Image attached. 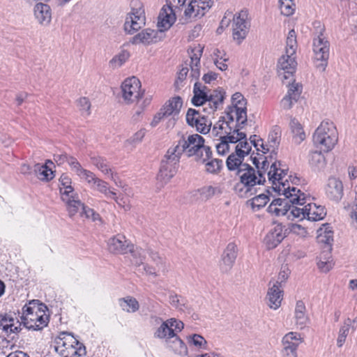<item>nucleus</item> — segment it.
Segmentation results:
<instances>
[{
  "mask_svg": "<svg viewBox=\"0 0 357 357\" xmlns=\"http://www.w3.org/2000/svg\"><path fill=\"white\" fill-rule=\"evenodd\" d=\"M303 342V337L301 334L296 332H289L287 333L282 340L284 347H291L298 349L299 344Z\"/></svg>",
  "mask_w": 357,
  "mask_h": 357,
  "instance_id": "obj_40",
  "label": "nucleus"
},
{
  "mask_svg": "<svg viewBox=\"0 0 357 357\" xmlns=\"http://www.w3.org/2000/svg\"><path fill=\"white\" fill-rule=\"evenodd\" d=\"M199 192L202 199H208L215 194L221 193V191L218 187L207 185L200 188Z\"/></svg>",
  "mask_w": 357,
  "mask_h": 357,
  "instance_id": "obj_58",
  "label": "nucleus"
},
{
  "mask_svg": "<svg viewBox=\"0 0 357 357\" xmlns=\"http://www.w3.org/2000/svg\"><path fill=\"white\" fill-rule=\"evenodd\" d=\"M243 158L244 156L235 151V152L229 155L227 159L226 164L227 168L231 171L236 170V172H238V170L241 169V166L248 165V164L243 162Z\"/></svg>",
  "mask_w": 357,
  "mask_h": 357,
  "instance_id": "obj_38",
  "label": "nucleus"
},
{
  "mask_svg": "<svg viewBox=\"0 0 357 357\" xmlns=\"http://www.w3.org/2000/svg\"><path fill=\"white\" fill-rule=\"evenodd\" d=\"M129 57L130 53L126 50H123L110 61V64L113 68H119L121 66Z\"/></svg>",
  "mask_w": 357,
  "mask_h": 357,
  "instance_id": "obj_57",
  "label": "nucleus"
},
{
  "mask_svg": "<svg viewBox=\"0 0 357 357\" xmlns=\"http://www.w3.org/2000/svg\"><path fill=\"white\" fill-rule=\"evenodd\" d=\"M250 22L248 20V10H241L236 13L233 18L232 29L233 38L238 43L241 42L247 36Z\"/></svg>",
  "mask_w": 357,
  "mask_h": 357,
  "instance_id": "obj_15",
  "label": "nucleus"
},
{
  "mask_svg": "<svg viewBox=\"0 0 357 357\" xmlns=\"http://www.w3.org/2000/svg\"><path fill=\"white\" fill-rule=\"evenodd\" d=\"M80 216H85L86 218H91L93 221L100 219L98 213H96L93 209L84 206L82 211L80 212Z\"/></svg>",
  "mask_w": 357,
  "mask_h": 357,
  "instance_id": "obj_64",
  "label": "nucleus"
},
{
  "mask_svg": "<svg viewBox=\"0 0 357 357\" xmlns=\"http://www.w3.org/2000/svg\"><path fill=\"white\" fill-rule=\"evenodd\" d=\"M317 240L319 243L331 246L333 241V231L328 225H323L322 227L317 230Z\"/></svg>",
  "mask_w": 357,
  "mask_h": 357,
  "instance_id": "obj_44",
  "label": "nucleus"
},
{
  "mask_svg": "<svg viewBox=\"0 0 357 357\" xmlns=\"http://www.w3.org/2000/svg\"><path fill=\"white\" fill-rule=\"evenodd\" d=\"M281 13L286 16L292 15L295 10V4L293 0H278Z\"/></svg>",
  "mask_w": 357,
  "mask_h": 357,
  "instance_id": "obj_55",
  "label": "nucleus"
},
{
  "mask_svg": "<svg viewBox=\"0 0 357 357\" xmlns=\"http://www.w3.org/2000/svg\"><path fill=\"white\" fill-rule=\"evenodd\" d=\"M237 245L235 243H228L222 255L220 264L222 272H227L232 268L237 257Z\"/></svg>",
  "mask_w": 357,
  "mask_h": 357,
  "instance_id": "obj_19",
  "label": "nucleus"
},
{
  "mask_svg": "<svg viewBox=\"0 0 357 357\" xmlns=\"http://www.w3.org/2000/svg\"><path fill=\"white\" fill-rule=\"evenodd\" d=\"M246 104V100L241 93H234L231 97V105L226 110L229 114V118H236L237 122L245 124L247 122Z\"/></svg>",
  "mask_w": 357,
  "mask_h": 357,
  "instance_id": "obj_14",
  "label": "nucleus"
},
{
  "mask_svg": "<svg viewBox=\"0 0 357 357\" xmlns=\"http://www.w3.org/2000/svg\"><path fill=\"white\" fill-rule=\"evenodd\" d=\"M211 121L208 119L206 115L203 114L199 119L196 130L197 132L206 135L211 131Z\"/></svg>",
  "mask_w": 357,
  "mask_h": 357,
  "instance_id": "obj_59",
  "label": "nucleus"
},
{
  "mask_svg": "<svg viewBox=\"0 0 357 357\" xmlns=\"http://www.w3.org/2000/svg\"><path fill=\"white\" fill-rule=\"evenodd\" d=\"M213 1L211 0H192L184 10L186 19H195L203 17L212 7Z\"/></svg>",
  "mask_w": 357,
  "mask_h": 357,
  "instance_id": "obj_16",
  "label": "nucleus"
},
{
  "mask_svg": "<svg viewBox=\"0 0 357 357\" xmlns=\"http://www.w3.org/2000/svg\"><path fill=\"white\" fill-rule=\"evenodd\" d=\"M296 34L294 29L289 31L287 38L285 54L278 60V75L282 81L293 77L296 71L297 63L295 59V54L297 50Z\"/></svg>",
  "mask_w": 357,
  "mask_h": 357,
  "instance_id": "obj_6",
  "label": "nucleus"
},
{
  "mask_svg": "<svg viewBox=\"0 0 357 357\" xmlns=\"http://www.w3.org/2000/svg\"><path fill=\"white\" fill-rule=\"evenodd\" d=\"M303 207H300L301 206L298 204H290L289 211L287 215L288 220H293L294 218H298L300 220H303L306 218V207L305 204H303Z\"/></svg>",
  "mask_w": 357,
  "mask_h": 357,
  "instance_id": "obj_48",
  "label": "nucleus"
},
{
  "mask_svg": "<svg viewBox=\"0 0 357 357\" xmlns=\"http://www.w3.org/2000/svg\"><path fill=\"white\" fill-rule=\"evenodd\" d=\"M132 261L138 271L148 275L157 276L159 272L164 273L167 270L164 259L150 248L146 250L137 248L132 252Z\"/></svg>",
  "mask_w": 357,
  "mask_h": 357,
  "instance_id": "obj_2",
  "label": "nucleus"
},
{
  "mask_svg": "<svg viewBox=\"0 0 357 357\" xmlns=\"http://www.w3.org/2000/svg\"><path fill=\"white\" fill-rule=\"evenodd\" d=\"M155 337L160 339H170L176 337L174 328L170 327L168 320L163 321L154 333Z\"/></svg>",
  "mask_w": 357,
  "mask_h": 357,
  "instance_id": "obj_43",
  "label": "nucleus"
},
{
  "mask_svg": "<svg viewBox=\"0 0 357 357\" xmlns=\"http://www.w3.org/2000/svg\"><path fill=\"white\" fill-rule=\"evenodd\" d=\"M309 163L314 170L319 171L326 166V159L321 151H315L310 153Z\"/></svg>",
  "mask_w": 357,
  "mask_h": 357,
  "instance_id": "obj_41",
  "label": "nucleus"
},
{
  "mask_svg": "<svg viewBox=\"0 0 357 357\" xmlns=\"http://www.w3.org/2000/svg\"><path fill=\"white\" fill-rule=\"evenodd\" d=\"M223 100L224 93L221 90H214L209 94L208 93L205 107L202 108V112L207 114L213 113L222 103Z\"/></svg>",
  "mask_w": 357,
  "mask_h": 357,
  "instance_id": "obj_25",
  "label": "nucleus"
},
{
  "mask_svg": "<svg viewBox=\"0 0 357 357\" xmlns=\"http://www.w3.org/2000/svg\"><path fill=\"white\" fill-rule=\"evenodd\" d=\"M208 89L202 84L196 82L194 85V96L192 98V103L195 106H202L205 107V102L208 97Z\"/></svg>",
  "mask_w": 357,
  "mask_h": 357,
  "instance_id": "obj_34",
  "label": "nucleus"
},
{
  "mask_svg": "<svg viewBox=\"0 0 357 357\" xmlns=\"http://www.w3.org/2000/svg\"><path fill=\"white\" fill-rule=\"evenodd\" d=\"M119 303L122 310L127 312H135L139 308L138 301L131 296L120 298Z\"/></svg>",
  "mask_w": 357,
  "mask_h": 357,
  "instance_id": "obj_46",
  "label": "nucleus"
},
{
  "mask_svg": "<svg viewBox=\"0 0 357 357\" xmlns=\"http://www.w3.org/2000/svg\"><path fill=\"white\" fill-rule=\"evenodd\" d=\"M280 162H273L268 172V180L272 183L273 188L284 198L273 200L268 207V212L276 216L287 218L290 204L303 206L306 204V197L303 192L296 187L290 186L287 169L281 167Z\"/></svg>",
  "mask_w": 357,
  "mask_h": 357,
  "instance_id": "obj_1",
  "label": "nucleus"
},
{
  "mask_svg": "<svg viewBox=\"0 0 357 357\" xmlns=\"http://www.w3.org/2000/svg\"><path fill=\"white\" fill-rule=\"evenodd\" d=\"M237 142L238 144L235 146V151L244 157L248 155L251 150V145L247 142L246 137L244 139H239Z\"/></svg>",
  "mask_w": 357,
  "mask_h": 357,
  "instance_id": "obj_61",
  "label": "nucleus"
},
{
  "mask_svg": "<svg viewBox=\"0 0 357 357\" xmlns=\"http://www.w3.org/2000/svg\"><path fill=\"white\" fill-rule=\"evenodd\" d=\"M91 162L107 178H113V174L114 172L106 159L102 157H93L91 158Z\"/></svg>",
  "mask_w": 357,
  "mask_h": 357,
  "instance_id": "obj_36",
  "label": "nucleus"
},
{
  "mask_svg": "<svg viewBox=\"0 0 357 357\" xmlns=\"http://www.w3.org/2000/svg\"><path fill=\"white\" fill-rule=\"evenodd\" d=\"M313 39L314 61L317 68L324 71L328 65L330 44L324 36L325 29L319 22Z\"/></svg>",
  "mask_w": 357,
  "mask_h": 357,
  "instance_id": "obj_9",
  "label": "nucleus"
},
{
  "mask_svg": "<svg viewBox=\"0 0 357 357\" xmlns=\"http://www.w3.org/2000/svg\"><path fill=\"white\" fill-rule=\"evenodd\" d=\"M245 137V132L237 133L236 136L231 135L227 136L225 138L218 139L219 141L215 144V147L217 149V152L220 155H225L229 151V144H236L241 139H244Z\"/></svg>",
  "mask_w": 357,
  "mask_h": 357,
  "instance_id": "obj_27",
  "label": "nucleus"
},
{
  "mask_svg": "<svg viewBox=\"0 0 357 357\" xmlns=\"http://www.w3.org/2000/svg\"><path fill=\"white\" fill-rule=\"evenodd\" d=\"M327 197L335 202H339L343 197V184L337 178L330 177L326 187Z\"/></svg>",
  "mask_w": 357,
  "mask_h": 357,
  "instance_id": "obj_20",
  "label": "nucleus"
},
{
  "mask_svg": "<svg viewBox=\"0 0 357 357\" xmlns=\"http://www.w3.org/2000/svg\"><path fill=\"white\" fill-rule=\"evenodd\" d=\"M169 303L174 307L178 310L185 311L188 309L186 300L177 294L169 296Z\"/></svg>",
  "mask_w": 357,
  "mask_h": 357,
  "instance_id": "obj_54",
  "label": "nucleus"
},
{
  "mask_svg": "<svg viewBox=\"0 0 357 357\" xmlns=\"http://www.w3.org/2000/svg\"><path fill=\"white\" fill-rule=\"evenodd\" d=\"M54 350L61 357H82L86 354L84 345L68 332H61L54 340Z\"/></svg>",
  "mask_w": 357,
  "mask_h": 357,
  "instance_id": "obj_7",
  "label": "nucleus"
},
{
  "mask_svg": "<svg viewBox=\"0 0 357 357\" xmlns=\"http://www.w3.org/2000/svg\"><path fill=\"white\" fill-rule=\"evenodd\" d=\"M146 24V16L143 4L138 0L131 1V10L127 14L124 29L129 34L139 30Z\"/></svg>",
  "mask_w": 357,
  "mask_h": 357,
  "instance_id": "obj_11",
  "label": "nucleus"
},
{
  "mask_svg": "<svg viewBox=\"0 0 357 357\" xmlns=\"http://www.w3.org/2000/svg\"><path fill=\"white\" fill-rule=\"evenodd\" d=\"M352 320L349 318L344 320L343 325L340 327L337 338V346L342 347L345 342L346 338L349 334Z\"/></svg>",
  "mask_w": 357,
  "mask_h": 357,
  "instance_id": "obj_49",
  "label": "nucleus"
},
{
  "mask_svg": "<svg viewBox=\"0 0 357 357\" xmlns=\"http://www.w3.org/2000/svg\"><path fill=\"white\" fill-rule=\"evenodd\" d=\"M176 20V14L171 6H163L161 9L158 21V26L160 32L169 29Z\"/></svg>",
  "mask_w": 357,
  "mask_h": 357,
  "instance_id": "obj_21",
  "label": "nucleus"
},
{
  "mask_svg": "<svg viewBox=\"0 0 357 357\" xmlns=\"http://www.w3.org/2000/svg\"><path fill=\"white\" fill-rule=\"evenodd\" d=\"M334 264L331 255V247L325 245L323 251L318 257L317 266L323 273H327L333 266Z\"/></svg>",
  "mask_w": 357,
  "mask_h": 357,
  "instance_id": "obj_29",
  "label": "nucleus"
},
{
  "mask_svg": "<svg viewBox=\"0 0 357 357\" xmlns=\"http://www.w3.org/2000/svg\"><path fill=\"white\" fill-rule=\"evenodd\" d=\"M291 80L292 79L287 83L289 87L287 93L280 101V107L286 110L290 109L294 104L298 100L303 91L302 84L294 80L290 84Z\"/></svg>",
  "mask_w": 357,
  "mask_h": 357,
  "instance_id": "obj_17",
  "label": "nucleus"
},
{
  "mask_svg": "<svg viewBox=\"0 0 357 357\" xmlns=\"http://www.w3.org/2000/svg\"><path fill=\"white\" fill-rule=\"evenodd\" d=\"M183 153L179 142L175 146L169 148L162 160L177 165L181 155Z\"/></svg>",
  "mask_w": 357,
  "mask_h": 357,
  "instance_id": "obj_39",
  "label": "nucleus"
},
{
  "mask_svg": "<svg viewBox=\"0 0 357 357\" xmlns=\"http://www.w3.org/2000/svg\"><path fill=\"white\" fill-rule=\"evenodd\" d=\"M182 105V99L179 96H175L167 100L160 110L164 113L166 118L178 116Z\"/></svg>",
  "mask_w": 357,
  "mask_h": 357,
  "instance_id": "obj_26",
  "label": "nucleus"
},
{
  "mask_svg": "<svg viewBox=\"0 0 357 357\" xmlns=\"http://www.w3.org/2000/svg\"><path fill=\"white\" fill-rule=\"evenodd\" d=\"M204 47L200 45H197L188 50L190 57V63L200 64V59L202 55Z\"/></svg>",
  "mask_w": 357,
  "mask_h": 357,
  "instance_id": "obj_56",
  "label": "nucleus"
},
{
  "mask_svg": "<svg viewBox=\"0 0 357 357\" xmlns=\"http://www.w3.org/2000/svg\"><path fill=\"white\" fill-rule=\"evenodd\" d=\"M269 289L267 293L268 305L273 309H278L282 301L283 291L282 290V286L278 285L277 283H273L271 281L269 282Z\"/></svg>",
  "mask_w": 357,
  "mask_h": 357,
  "instance_id": "obj_23",
  "label": "nucleus"
},
{
  "mask_svg": "<svg viewBox=\"0 0 357 357\" xmlns=\"http://www.w3.org/2000/svg\"><path fill=\"white\" fill-rule=\"evenodd\" d=\"M202 114L200 110H196L192 108L188 109L185 116L187 123L189 126H193V123L196 121L195 120L199 118Z\"/></svg>",
  "mask_w": 357,
  "mask_h": 357,
  "instance_id": "obj_63",
  "label": "nucleus"
},
{
  "mask_svg": "<svg viewBox=\"0 0 357 357\" xmlns=\"http://www.w3.org/2000/svg\"><path fill=\"white\" fill-rule=\"evenodd\" d=\"M178 142L183 153L188 157H194L197 162L204 163L212 157L211 148L204 145V139L198 134L183 136Z\"/></svg>",
  "mask_w": 357,
  "mask_h": 357,
  "instance_id": "obj_5",
  "label": "nucleus"
},
{
  "mask_svg": "<svg viewBox=\"0 0 357 357\" xmlns=\"http://www.w3.org/2000/svg\"><path fill=\"white\" fill-rule=\"evenodd\" d=\"M107 246L110 252L116 255H123L128 251H130L132 253L135 250L130 248L129 243L126 239V237L121 234H117L110 238L108 241Z\"/></svg>",
  "mask_w": 357,
  "mask_h": 357,
  "instance_id": "obj_18",
  "label": "nucleus"
},
{
  "mask_svg": "<svg viewBox=\"0 0 357 357\" xmlns=\"http://www.w3.org/2000/svg\"><path fill=\"white\" fill-rule=\"evenodd\" d=\"M294 320L297 328L303 329L309 323V317L306 314V308L304 303L301 301L296 302L294 310Z\"/></svg>",
  "mask_w": 357,
  "mask_h": 357,
  "instance_id": "obj_30",
  "label": "nucleus"
},
{
  "mask_svg": "<svg viewBox=\"0 0 357 357\" xmlns=\"http://www.w3.org/2000/svg\"><path fill=\"white\" fill-rule=\"evenodd\" d=\"M62 200L66 203L67 210L70 218L82 211L84 204L80 202L77 194L71 195L68 197H63Z\"/></svg>",
  "mask_w": 357,
  "mask_h": 357,
  "instance_id": "obj_33",
  "label": "nucleus"
},
{
  "mask_svg": "<svg viewBox=\"0 0 357 357\" xmlns=\"http://www.w3.org/2000/svg\"><path fill=\"white\" fill-rule=\"evenodd\" d=\"M285 235L286 230H284V227L280 224L276 225L264 238L267 248L268 249L275 248L283 240Z\"/></svg>",
  "mask_w": 357,
  "mask_h": 357,
  "instance_id": "obj_22",
  "label": "nucleus"
},
{
  "mask_svg": "<svg viewBox=\"0 0 357 357\" xmlns=\"http://www.w3.org/2000/svg\"><path fill=\"white\" fill-rule=\"evenodd\" d=\"M79 172L80 175L78 176L84 179L91 189L103 194L107 198L114 199L118 204L121 205L120 201L121 199L116 196V192L110 189L107 182L100 179L89 170L79 169Z\"/></svg>",
  "mask_w": 357,
  "mask_h": 357,
  "instance_id": "obj_12",
  "label": "nucleus"
},
{
  "mask_svg": "<svg viewBox=\"0 0 357 357\" xmlns=\"http://www.w3.org/2000/svg\"><path fill=\"white\" fill-rule=\"evenodd\" d=\"M176 172V165L164 160L161 162L158 180L162 185L167 183Z\"/></svg>",
  "mask_w": 357,
  "mask_h": 357,
  "instance_id": "obj_28",
  "label": "nucleus"
},
{
  "mask_svg": "<svg viewBox=\"0 0 357 357\" xmlns=\"http://www.w3.org/2000/svg\"><path fill=\"white\" fill-rule=\"evenodd\" d=\"M21 324L16 326L14 324V319L8 314L0 316V328L6 333H17Z\"/></svg>",
  "mask_w": 357,
  "mask_h": 357,
  "instance_id": "obj_42",
  "label": "nucleus"
},
{
  "mask_svg": "<svg viewBox=\"0 0 357 357\" xmlns=\"http://www.w3.org/2000/svg\"><path fill=\"white\" fill-rule=\"evenodd\" d=\"M46 309V305L40 303L39 301L32 300L22 308V324L29 329L37 331L43 328L48 323Z\"/></svg>",
  "mask_w": 357,
  "mask_h": 357,
  "instance_id": "obj_4",
  "label": "nucleus"
},
{
  "mask_svg": "<svg viewBox=\"0 0 357 357\" xmlns=\"http://www.w3.org/2000/svg\"><path fill=\"white\" fill-rule=\"evenodd\" d=\"M33 15L37 22L42 26H48L52 21V10L49 5L37 3L33 9Z\"/></svg>",
  "mask_w": 357,
  "mask_h": 357,
  "instance_id": "obj_24",
  "label": "nucleus"
},
{
  "mask_svg": "<svg viewBox=\"0 0 357 357\" xmlns=\"http://www.w3.org/2000/svg\"><path fill=\"white\" fill-rule=\"evenodd\" d=\"M206 162V171L210 174H218L222 165V161L219 159H213Z\"/></svg>",
  "mask_w": 357,
  "mask_h": 357,
  "instance_id": "obj_60",
  "label": "nucleus"
},
{
  "mask_svg": "<svg viewBox=\"0 0 357 357\" xmlns=\"http://www.w3.org/2000/svg\"><path fill=\"white\" fill-rule=\"evenodd\" d=\"M54 160L58 165H62L67 162L77 176L80 175L79 169H83L76 158L66 153H56L54 155Z\"/></svg>",
  "mask_w": 357,
  "mask_h": 357,
  "instance_id": "obj_32",
  "label": "nucleus"
},
{
  "mask_svg": "<svg viewBox=\"0 0 357 357\" xmlns=\"http://www.w3.org/2000/svg\"><path fill=\"white\" fill-rule=\"evenodd\" d=\"M229 117V114L225 112V115L219 118L211 129L213 137L221 139L233 135L236 136L237 133L241 132L240 130L245 123L237 122L236 118Z\"/></svg>",
  "mask_w": 357,
  "mask_h": 357,
  "instance_id": "obj_10",
  "label": "nucleus"
},
{
  "mask_svg": "<svg viewBox=\"0 0 357 357\" xmlns=\"http://www.w3.org/2000/svg\"><path fill=\"white\" fill-rule=\"evenodd\" d=\"M169 347L176 353L181 356L188 354V349L185 343L178 337L172 342H168Z\"/></svg>",
  "mask_w": 357,
  "mask_h": 357,
  "instance_id": "obj_51",
  "label": "nucleus"
},
{
  "mask_svg": "<svg viewBox=\"0 0 357 357\" xmlns=\"http://www.w3.org/2000/svg\"><path fill=\"white\" fill-rule=\"evenodd\" d=\"M306 218L312 221H318L324 219L326 215L325 208L321 206H317L314 203L305 204Z\"/></svg>",
  "mask_w": 357,
  "mask_h": 357,
  "instance_id": "obj_35",
  "label": "nucleus"
},
{
  "mask_svg": "<svg viewBox=\"0 0 357 357\" xmlns=\"http://www.w3.org/2000/svg\"><path fill=\"white\" fill-rule=\"evenodd\" d=\"M188 342L190 345H193L198 349H206L207 341L204 337L199 334H193L188 337Z\"/></svg>",
  "mask_w": 357,
  "mask_h": 357,
  "instance_id": "obj_52",
  "label": "nucleus"
},
{
  "mask_svg": "<svg viewBox=\"0 0 357 357\" xmlns=\"http://www.w3.org/2000/svg\"><path fill=\"white\" fill-rule=\"evenodd\" d=\"M280 128L278 126L274 127L273 130L270 132L267 141L268 146L271 149V154L275 153V151L278 149L280 142Z\"/></svg>",
  "mask_w": 357,
  "mask_h": 357,
  "instance_id": "obj_47",
  "label": "nucleus"
},
{
  "mask_svg": "<svg viewBox=\"0 0 357 357\" xmlns=\"http://www.w3.org/2000/svg\"><path fill=\"white\" fill-rule=\"evenodd\" d=\"M77 107L83 115L89 116L91 114V103L87 98H80L77 100Z\"/></svg>",
  "mask_w": 357,
  "mask_h": 357,
  "instance_id": "obj_62",
  "label": "nucleus"
},
{
  "mask_svg": "<svg viewBox=\"0 0 357 357\" xmlns=\"http://www.w3.org/2000/svg\"><path fill=\"white\" fill-rule=\"evenodd\" d=\"M59 183L61 199L63 198V197H68L75 194L74 192V188L71 185V178L67 174H63L61 176Z\"/></svg>",
  "mask_w": 357,
  "mask_h": 357,
  "instance_id": "obj_45",
  "label": "nucleus"
},
{
  "mask_svg": "<svg viewBox=\"0 0 357 357\" xmlns=\"http://www.w3.org/2000/svg\"><path fill=\"white\" fill-rule=\"evenodd\" d=\"M289 126L293 134V139L297 144H301L305 139V133L303 126L296 119H292L289 123Z\"/></svg>",
  "mask_w": 357,
  "mask_h": 357,
  "instance_id": "obj_37",
  "label": "nucleus"
},
{
  "mask_svg": "<svg viewBox=\"0 0 357 357\" xmlns=\"http://www.w3.org/2000/svg\"><path fill=\"white\" fill-rule=\"evenodd\" d=\"M239 181L234 186L235 193L240 197L247 198L253 195L255 187L262 184L265 177L260 171H256L250 165L241 166L236 172Z\"/></svg>",
  "mask_w": 357,
  "mask_h": 357,
  "instance_id": "obj_3",
  "label": "nucleus"
},
{
  "mask_svg": "<svg viewBox=\"0 0 357 357\" xmlns=\"http://www.w3.org/2000/svg\"><path fill=\"white\" fill-rule=\"evenodd\" d=\"M252 208L258 211L265 206L269 202V197L265 194H261L250 200Z\"/></svg>",
  "mask_w": 357,
  "mask_h": 357,
  "instance_id": "obj_53",
  "label": "nucleus"
},
{
  "mask_svg": "<svg viewBox=\"0 0 357 357\" xmlns=\"http://www.w3.org/2000/svg\"><path fill=\"white\" fill-rule=\"evenodd\" d=\"M121 97L126 104L137 102L142 97L141 82L135 77L126 79L121 84Z\"/></svg>",
  "mask_w": 357,
  "mask_h": 357,
  "instance_id": "obj_13",
  "label": "nucleus"
},
{
  "mask_svg": "<svg viewBox=\"0 0 357 357\" xmlns=\"http://www.w3.org/2000/svg\"><path fill=\"white\" fill-rule=\"evenodd\" d=\"M337 141V130L332 121H322L313 135L314 145L324 152L331 151Z\"/></svg>",
  "mask_w": 357,
  "mask_h": 357,
  "instance_id": "obj_8",
  "label": "nucleus"
},
{
  "mask_svg": "<svg viewBox=\"0 0 357 357\" xmlns=\"http://www.w3.org/2000/svg\"><path fill=\"white\" fill-rule=\"evenodd\" d=\"M158 31L151 29H146L140 33L135 35L132 39V44H144L149 45L158 41L157 39Z\"/></svg>",
  "mask_w": 357,
  "mask_h": 357,
  "instance_id": "obj_31",
  "label": "nucleus"
},
{
  "mask_svg": "<svg viewBox=\"0 0 357 357\" xmlns=\"http://www.w3.org/2000/svg\"><path fill=\"white\" fill-rule=\"evenodd\" d=\"M34 172L37 177L41 181H49L54 177L53 172L46 165H35Z\"/></svg>",
  "mask_w": 357,
  "mask_h": 357,
  "instance_id": "obj_50",
  "label": "nucleus"
}]
</instances>
